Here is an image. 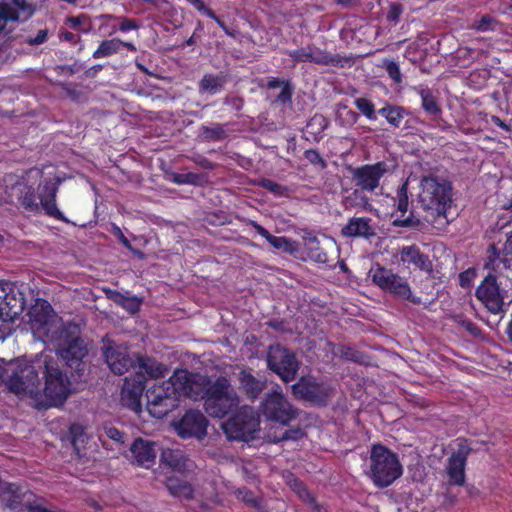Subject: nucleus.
<instances>
[{"label": "nucleus", "mask_w": 512, "mask_h": 512, "mask_svg": "<svg viewBox=\"0 0 512 512\" xmlns=\"http://www.w3.org/2000/svg\"><path fill=\"white\" fill-rule=\"evenodd\" d=\"M104 292L109 300L121 306L130 314H136L141 309L142 299L138 298L135 295L130 296L128 294H123L113 289H105Z\"/></svg>", "instance_id": "nucleus-29"}, {"label": "nucleus", "mask_w": 512, "mask_h": 512, "mask_svg": "<svg viewBox=\"0 0 512 512\" xmlns=\"http://www.w3.org/2000/svg\"><path fill=\"white\" fill-rule=\"evenodd\" d=\"M303 241L306 249L308 250V256L317 262H325L326 253L320 248V243L312 232H305Z\"/></svg>", "instance_id": "nucleus-36"}, {"label": "nucleus", "mask_w": 512, "mask_h": 512, "mask_svg": "<svg viewBox=\"0 0 512 512\" xmlns=\"http://www.w3.org/2000/svg\"><path fill=\"white\" fill-rule=\"evenodd\" d=\"M502 251L503 260L505 262H512V232L508 235Z\"/></svg>", "instance_id": "nucleus-64"}, {"label": "nucleus", "mask_w": 512, "mask_h": 512, "mask_svg": "<svg viewBox=\"0 0 512 512\" xmlns=\"http://www.w3.org/2000/svg\"><path fill=\"white\" fill-rule=\"evenodd\" d=\"M400 261L408 266L413 265L420 270H430L429 257L421 252L417 245L403 246L399 252Z\"/></svg>", "instance_id": "nucleus-27"}, {"label": "nucleus", "mask_w": 512, "mask_h": 512, "mask_svg": "<svg viewBox=\"0 0 512 512\" xmlns=\"http://www.w3.org/2000/svg\"><path fill=\"white\" fill-rule=\"evenodd\" d=\"M105 433H106L107 437L110 438L111 440H114L118 443H124L125 433L120 431L118 428L113 427V426L106 427Z\"/></svg>", "instance_id": "nucleus-61"}, {"label": "nucleus", "mask_w": 512, "mask_h": 512, "mask_svg": "<svg viewBox=\"0 0 512 512\" xmlns=\"http://www.w3.org/2000/svg\"><path fill=\"white\" fill-rule=\"evenodd\" d=\"M349 171L356 190L373 193L380 187L384 175L390 172V167L386 161H378L355 168L350 167Z\"/></svg>", "instance_id": "nucleus-16"}, {"label": "nucleus", "mask_w": 512, "mask_h": 512, "mask_svg": "<svg viewBox=\"0 0 512 512\" xmlns=\"http://www.w3.org/2000/svg\"><path fill=\"white\" fill-rule=\"evenodd\" d=\"M476 277V271L473 268H469L461 272L458 276L459 285L462 288H469L472 285L473 279Z\"/></svg>", "instance_id": "nucleus-57"}, {"label": "nucleus", "mask_w": 512, "mask_h": 512, "mask_svg": "<svg viewBox=\"0 0 512 512\" xmlns=\"http://www.w3.org/2000/svg\"><path fill=\"white\" fill-rule=\"evenodd\" d=\"M384 68H385L388 76L396 84H400L402 82V74H401L400 67L397 62H395L393 60H388L385 62Z\"/></svg>", "instance_id": "nucleus-54"}, {"label": "nucleus", "mask_w": 512, "mask_h": 512, "mask_svg": "<svg viewBox=\"0 0 512 512\" xmlns=\"http://www.w3.org/2000/svg\"><path fill=\"white\" fill-rule=\"evenodd\" d=\"M35 495L25 486L16 483L0 481V501L9 509L22 511L32 505Z\"/></svg>", "instance_id": "nucleus-18"}, {"label": "nucleus", "mask_w": 512, "mask_h": 512, "mask_svg": "<svg viewBox=\"0 0 512 512\" xmlns=\"http://www.w3.org/2000/svg\"><path fill=\"white\" fill-rule=\"evenodd\" d=\"M1 3H7L11 5L13 8L17 9V13L29 11V15L32 14V10L30 6L27 4L26 0H2Z\"/></svg>", "instance_id": "nucleus-60"}, {"label": "nucleus", "mask_w": 512, "mask_h": 512, "mask_svg": "<svg viewBox=\"0 0 512 512\" xmlns=\"http://www.w3.org/2000/svg\"><path fill=\"white\" fill-rule=\"evenodd\" d=\"M18 20L19 15L17 13V9L7 3H0V33L5 30L9 21L17 22Z\"/></svg>", "instance_id": "nucleus-46"}, {"label": "nucleus", "mask_w": 512, "mask_h": 512, "mask_svg": "<svg viewBox=\"0 0 512 512\" xmlns=\"http://www.w3.org/2000/svg\"><path fill=\"white\" fill-rule=\"evenodd\" d=\"M397 210L404 217L409 208V182L405 180L396 191Z\"/></svg>", "instance_id": "nucleus-44"}, {"label": "nucleus", "mask_w": 512, "mask_h": 512, "mask_svg": "<svg viewBox=\"0 0 512 512\" xmlns=\"http://www.w3.org/2000/svg\"><path fill=\"white\" fill-rule=\"evenodd\" d=\"M14 190L16 191L17 202L25 212L32 214L41 213L43 208L41 203L37 202L35 190L32 186L24 183H17L14 186Z\"/></svg>", "instance_id": "nucleus-26"}, {"label": "nucleus", "mask_w": 512, "mask_h": 512, "mask_svg": "<svg viewBox=\"0 0 512 512\" xmlns=\"http://www.w3.org/2000/svg\"><path fill=\"white\" fill-rule=\"evenodd\" d=\"M41 355L31 361L11 360L6 368V389L18 398H30L38 408L40 395Z\"/></svg>", "instance_id": "nucleus-3"}, {"label": "nucleus", "mask_w": 512, "mask_h": 512, "mask_svg": "<svg viewBox=\"0 0 512 512\" xmlns=\"http://www.w3.org/2000/svg\"><path fill=\"white\" fill-rule=\"evenodd\" d=\"M369 460L368 475L377 488L389 487L403 474L398 454L380 443L371 446Z\"/></svg>", "instance_id": "nucleus-6"}, {"label": "nucleus", "mask_w": 512, "mask_h": 512, "mask_svg": "<svg viewBox=\"0 0 512 512\" xmlns=\"http://www.w3.org/2000/svg\"><path fill=\"white\" fill-rule=\"evenodd\" d=\"M475 294L491 313L499 314L503 311L504 297L497 282V275L488 273Z\"/></svg>", "instance_id": "nucleus-17"}, {"label": "nucleus", "mask_w": 512, "mask_h": 512, "mask_svg": "<svg viewBox=\"0 0 512 512\" xmlns=\"http://www.w3.org/2000/svg\"><path fill=\"white\" fill-rule=\"evenodd\" d=\"M207 426L206 417L198 410H188L175 424L177 433L182 439L204 438L207 434Z\"/></svg>", "instance_id": "nucleus-20"}, {"label": "nucleus", "mask_w": 512, "mask_h": 512, "mask_svg": "<svg viewBox=\"0 0 512 512\" xmlns=\"http://www.w3.org/2000/svg\"><path fill=\"white\" fill-rule=\"evenodd\" d=\"M328 124V120L323 115L316 114L309 120L307 126L314 129V134H321L328 127Z\"/></svg>", "instance_id": "nucleus-51"}, {"label": "nucleus", "mask_w": 512, "mask_h": 512, "mask_svg": "<svg viewBox=\"0 0 512 512\" xmlns=\"http://www.w3.org/2000/svg\"><path fill=\"white\" fill-rule=\"evenodd\" d=\"M199 136L205 142H218L224 140L227 137V134L223 125L216 123L212 127L202 125L200 127Z\"/></svg>", "instance_id": "nucleus-40"}, {"label": "nucleus", "mask_w": 512, "mask_h": 512, "mask_svg": "<svg viewBox=\"0 0 512 512\" xmlns=\"http://www.w3.org/2000/svg\"><path fill=\"white\" fill-rule=\"evenodd\" d=\"M146 387V376L141 372L126 377L121 390L122 405L139 413L142 411V395Z\"/></svg>", "instance_id": "nucleus-19"}, {"label": "nucleus", "mask_w": 512, "mask_h": 512, "mask_svg": "<svg viewBox=\"0 0 512 512\" xmlns=\"http://www.w3.org/2000/svg\"><path fill=\"white\" fill-rule=\"evenodd\" d=\"M293 95V86L291 85L289 80H286L285 84L282 86L281 92L277 96V101L283 105L291 103Z\"/></svg>", "instance_id": "nucleus-56"}, {"label": "nucleus", "mask_w": 512, "mask_h": 512, "mask_svg": "<svg viewBox=\"0 0 512 512\" xmlns=\"http://www.w3.org/2000/svg\"><path fill=\"white\" fill-rule=\"evenodd\" d=\"M472 452L471 442L467 438H458L456 448L447 458L445 472L452 486H463L466 482V466Z\"/></svg>", "instance_id": "nucleus-15"}, {"label": "nucleus", "mask_w": 512, "mask_h": 512, "mask_svg": "<svg viewBox=\"0 0 512 512\" xmlns=\"http://www.w3.org/2000/svg\"><path fill=\"white\" fill-rule=\"evenodd\" d=\"M62 178L55 170L42 172L40 182L38 184V194L41 206L45 214L56 221L65 222L66 224H75L70 222L64 214L58 209L56 204V196Z\"/></svg>", "instance_id": "nucleus-12"}, {"label": "nucleus", "mask_w": 512, "mask_h": 512, "mask_svg": "<svg viewBox=\"0 0 512 512\" xmlns=\"http://www.w3.org/2000/svg\"><path fill=\"white\" fill-rule=\"evenodd\" d=\"M310 48L307 46L287 51V55L294 63H312Z\"/></svg>", "instance_id": "nucleus-49"}, {"label": "nucleus", "mask_w": 512, "mask_h": 512, "mask_svg": "<svg viewBox=\"0 0 512 512\" xmlns=\"http://www.w3.org/2000/svg\"><path fill=\"white\" fill-rule=\"evenodd\" d=\"M190 159L197 166L205 170H214L217 166L216 163L210 161L207 157L198 153L194 154Z\"/></svg>", "instance_id": "nucleus-58"}, {"label": "nucleus", "mask_w": 512, "mask_h": 512, "mask_svg": "<svg viewBox=\"0 0 512 512\" xmlns=\"http://www.w3.org/2000/svg\"><path fill=\"white\" fill-rule=\"evenodd\" d=\"M499 24L496 18L490 15H483L480 20H475L471 25L473 30L478 32L495 31L496 26Z\"/></svg>", "instance_id": "nucleus-47"}, {"label": "nucleus", "mask_w": 512, "mask_h": 512, "mask_svg": "<svg viewBox=\"0 0 512 512\" xmlns=\"http://www.w3.org/2000/svg\"><path fill=\"white\" fill-rule=\"evenodd\" d=\"M212 382L207 375L176 370L169 379L146 390V408L151 416L162 419L178 407L182 396L204 400Z\"/></svg>", "instance_id": "nucleus-1"}, {"label": "nucleus", "mask_w": 512, "mask_h": 512, "mask_svg": "<svg viewBox=\"0 0 512 512\" xmlns=\"http://www.w3.org/2000/svg\"><path fill=\"white\" fill-rule=\"evenodd\" d=\"M295 399L315 407H326L335 395V388L328 382H318L313 377L302 376L292 385Z\"/></svg>", "instance_id": "nucleus-9"}, {"label": "nucleus", "mask_w": 512, "mask_h": 512, "mask_svg": "<svg viewBox=\"0 0 512 512\" xmlns=\"http://www.w3.org/2000/svg\"><path fill=\"white\" fill-rule=\"evenodd\" d=\"M259 418L250 406L239 408L223 425L229 439L249 441L255 438L259 430Z\"/></svg>", "instance_id": "nucleus-11"}, {"label": "nucleus", "mask_w": 512, "mask_h": 512, "mask_svg": "<svg viewBox=\"0 0 512 512\" xmlns=\"http://www.w3.org/2000/svg\"><path fill=\"white\" fill-rule=\"evenodd\" d=\"M135 361L138 372L146 373L151 378H161L167 371V367L153 357L137 356Z\"/></svg>", "instance_id": "nucleus-31"}, {"label": "nucleus", "mask_w": 512, "mask_h": 512, "mask_svg": "<svg viewBox=\"0 0 512 512\" xmlns=\"http://www.w3.org/2000/svg\"><path fill=\"white\" fill-rule=\"evenodd\" d=\"M460 325L473 336H478L481 333V328L471 320H461Z\"/></svg>", "instance_id": "nucleus-63"}, {"label": "nucleus", "mask_w": 512, "mask_h": 512, "mask_svg": "<svg viewBox=\"0 0 512 512\" xmlns=\"http://www.w3.org/2000/svg\"><path fill=\"white\" fill-rule=\"evenodd\" d=\"M257 232L279 253L296 256L300 251V244L284 236H274L264 226H254Z\"/></svg>", "instance_id": "nucleus-24"}, {"label": "nucleus", "mask_w": 512, "mask_h": 512, "mask_svg": "<svg viewBox=\"0 0 512 512\" xmlns=\"http://www.w3.org/2000/svg\"><path fill=\"white\" fill-rule=\"evenodd\" d=\"M122 40L119 38H112L103 40L98 48L93 52L92 57L94 59L110 57L118 53L121 49Z\"/></svg>", "instance_id": "nucleus-39"}, {"label": "nucleus", "mask_w": 512, "mask_h": 512, "mask_svg": "<svg viewBox=\"0 0 512 512\" xmlns=\"http://www.w3.org/2000/svg\"><path fill=\"white\" fill-rule=\"evenodd\" d=\"M354 105L368 120H377V112L374 103L366 97H359L354 100Z\"/></svg>", "instance_id": "nucleus-45"}, {"label": "nucleus", "mask_w": 512, "mask_h": 512, "mask_svg": "<svg viewBox=\"0 0 512 512\" xmlns=\"http://www.w3.org/2000/svg\"><path fill=\"white\" fill-rule=\"evenodd\" d=\"M412 90L420 97L421 108L427 115L435 119L441 116V104L437 95L430 87L425 84H419L417 86H413Z\"/></svg>", "instance_id": "nucleus-23"}, {"label": "nucleus", "mask_w": 512, "mask_h": 512, "mask_svg": "<svg viewBox=\"0 0 512 512\" xmlns=\"http://www.w3.org/2000/svg\"><path fill=\"white\" fill-rule=\"evenodd\" d=\"M29 316L30 325L34 333L43 337L46 341H50L52 336L57 334L62 326H65L58 320L52 306L46 300L37 302L32 306Z\"/></svg>", "instance_id": "nucleus-14"}, {"label": "nucleus", "mask_w": 512, "mask_h": 512, "mask_svg": "<svg viewBox=\"0 0 512 512\" xmlns=\"http://www.w3.org/2000/svg\"><path fill=\"white\" fill-rule=\"evenodd\" d=\"M119 21L118 30L127 33L132 30H137L140 28V24L136 19L128 18V17H117Z\"/></svg>", "instance_id": "nucleus-55"}, {"label": "nucleus", "mask_w": 512, "mask_h": 512, "mask_svg": "<svg viewBox=\"0 0 512 512\" xmlns=\"http://www.w3.org/2000/svg\"><path fill=\"white\" fill-rule=\"evenodd\" d=\"M310 48V54L312 58V63L316 65L323 66H336V67H344L349 63V59L346 57H342L339 54H331L326 50H323L317 47L314 44H308Z\"/></svg>", "instance_id": "nucleus-28"}, {"label": "nucleus", "mask_w": 512, "mask_h": 512, "mask_svg": "<svg viewBox=\"0 0 512 512\" xmlns=\"http://www.w3.org/2000/svg\"><path fill=\"white\" fill-rule=\"evenodd\" d=\"M378 113L394 128H399L407 112L404 107L386 104L378 110Z\"/></svg>", "instance_id": "nucleus-34"}, {"label": "nucleus", "mask_w": 512, "mask_h": 512, "mask_svg": "<svg viewBox=\"0 0 512 512\" xmlns=\"http://www.w3.org/2000/svg\"><path fill=\"white\" fill-rule=\"evenodd\" d=\"M176 184H190L195 186H201L207 182V176L202 173H181L175 174L174 180Z\"/></svg>", "instance_id": "nucleus-43"}, {"label": "nucleus", "mask_w": 512, "mask_h": 512, "mask_svg": "<svg viewBox=\"0 0 512 512\" xmlns=\"http://www.w3.org/2000/svg\"><path fill=\"white\" fill-rule=\"evenodd\" d=\"M207 17L213 19L217 25L230 37H235V32L231 30L224 21H222L213 10L207 11Z\"/></svg>", "instance_id": "nucleus-62"}, {"label": "nucleus", "mask_w": 512, "mask_h": 512, "mask_svg": "<svg viewBox=\"0 0 512 512\" xmlns=\"http://www.w3.org/2000/svg\"><path fill=\"white\" fill-rule=\"evenodd\" d=\"M239 495H242L241 499L246 504L255 508H258L260 506V499L257 498L252 491L247 489L239 490Z\"/></svg>", "instance_id": "nucleus-59"}, {"label": "nucleus", "mask_w": 512, "mask_h": 512, "mask_svg": "<svg viewBox=\"0 0 512 512\" xmlns=\"http://www.w3.org/2000/svg\"><path fill=\"white\" fill-rule=\"evenodd\" d=\"M169 493L177 498H182L186 500H191L194 497V488L193 486L187 482L180 480L178 478H167L165 483Z\"/></svg>", "instance_id": "nucleus-33"}, {"label": "nucleus", "mask_w": 512, "mask_h": 512, "mask_svg": "<svg viewBox=\"0 0 512 512\" xmlns=\"http://www.w3.org/2000/svg\"><path fill=\"white\" fill-rule=\"evenodd\" d=\"M188 459L179 449H163L160 455V465L172 471L184 472L188 469Z\"/></svg>", "instance_id": "nucleus-30"}, {"label": "nucleus", "mask_w": 512, "mask_h": 512, "mask_svg": "<svg viewBox=\"0 0 512 512\" xmlns=\"http://www.w3.org/2000/svg\"><path fill=\"white\" fill-rule=\"evenodd\" d=\"M49 342L54 345L57 355L66 366L73 370L77 377H82L85 372L84 358L88 356L89 351L78 326L73 324L62 326Z\"/></svg>", "instance_id": "nucleus-5"}, {"label": "nucleus", "mask_w": 512, "mask_h": 512, "mask_svg": "<svg viewBox=\"0 0 512 512\" xmlns=\"http://www.w3.org/2000/svg\"><path fill=\"white\" fill-rule=\"evenodd\" d=\"M266 362L268 369L285 383L293 381L300 368L296 354L281 344L269 345Z\"/></svg>", "instance_id": "nucleus-10"}, {"label": "nucleus", "mask_w": 512, "mask_h": 512, "mask_svg": "<svg viewBox=\"0 0 512 512\" xmlns=\"http://www.w3.org/2000/svg\"><path fill=\"white\" fill-rule=\"evenodd\" d=\"M453 187L447 179L423 176L420 181L419 203L425 212L426 221L444 219L450 224L448 210L451 208Z\"/></svg>", "instance_id": "nucleus-4"}, {"label": "nucleus", "mask_w": 512, "mask_h": 512, "mask_svg": "<svg viewBox=\"0 0 512 512\" xmlns=\"http://www.w3.org/2000/svg\"><path fill=\"white\" fill-rule=\"evenodd\" d=\"M334 354L348 361H352L359 364L364 363L365 355L351 346L342 344L338 345L334 350Z\"/></svg>", "instance_id": "nucleus-41"}, {"label": "nucleus", "mask_w": 512, "mask_h": 512, "mask_svg": "<svg viewBox=\"0 0 512 512\" xmlns=\"http://www.w3.org/2000/svg\"><path fill=\"white\" fill-rule=\"evenodd\" d=\"M257 185L279 197H288L290 193V189L287 186L279 184L268 178L259 179Z\"/></svg>", "instance_id": "nucleus-42"}, {"label": "nucleus", "mask_w": 512, "mask_h": 512, "mask_svg": "<svg viewBox=\"0 0 512 512\" xmlns=\"http://www.w3.org/2000/svg\"><path fill=\"white\" fill-rule=\"evenodd\" d=\"M130 451L139 466L149 468L155 462L156 451L154 443L151 441L140 437L136 438L130 447Z\"/></svg>", "instance_id": "nucleus-25"}, {"label": "nucleus", "mask_w": 512, "mask_h": 512, "mask_svg": "<svg viewBox=\"0 0 512 512\" xmlns=\"http://www.w3.org/2000/svg\"><path fill=\"white\" fill-rule=\"evenodd\" d=\"M369 276L372 283L383 292L416 305L421 303V298L413 294L407 279L393 272V270L376 263L371 267Z\"/></svg>", "instance_id": "nucleus-8"}, {"label": "nucleus", "mask_w": 512, "mask_h": 512, "mask_svg": "<svg viewBox=\"0 0 512 512\" xmlns=\"http://www.w3.org/2000/svg\"><path fill=\"white\" fill-rule=\"evenodd\" d=\"M104 357L110 370L116 375H123L130 368L136 367L135 358L126 346H107L104 350Z\"/></svg>", "instance_id": "nucleus-21"}, {"label": "nucleus", "mask_w": 512, "mask_h": 512, "mask_svg": "<svg viewBox=\"0 0 512 512\" xmlns=\"http://www.w3.org/2000/svg\"><path fill=\"white\" fill-rule=\"evenodd\" d=\"M11 300L16 302L15 298H10L8 294H5L4 298L2 299V296H0V308H3L5 310H2V312H7L11 316V321L13 322L21 313V306L18 308L15 304H11Z\"/></svg>", "instance_id": "nucleus-50"}, {"label": "nucleus", "mask_w": 512, "mask_h": 512, "mask_svg": "<svg viewBox=\"0 0 512 512\" xmlns=\"http://www.w3.org/2000/svg\"><path fill=\"white\" fill-rule=\"evenodd\" d=\"M206 393L204 409L213 418H224L239 404V398L225 376L217 377Z\"/></svg>", "instance_id": "nucleus-7"}, {"label": "nucleus", "mask_w": 512, "mask_h": 512, "mask_svg": "<svg viewBox=\"0 0 512 512\" xmlns=\"http://www.w3.org/2000/svg\"><path fill=\"white\" fill-rule=\"evenodd\" d=\"M292 490L306 504H308L314 512H328L327 508L318 503L315 496L309 491L307 486L299 479L290 482Z\"/></svg>", "instance_id": "nucleus-32"}, {"label": "nucleus", "mask_w": 512, "mask_h": 512, "mask_svg": "<svg viewBox=\"0 0 512 512\" xmlns=\"http://www.w3.org/2000/svg\"><path fill=\"white\" fill-rule=\"evenodd\" d=\"M259 410L268 420L282 425H288L298 415L297 409L288 401L279 386L265 396Z\"/></svg>", "instance_id": "nucleus-13"}, {"label": "nucleus", "mask_w": 512, "mask_h": 512, "mask_svg": "<svg viewBox=\"0 0 512 512\" xmlns=\"http://www.w3.org/2000/svg\"><path fill=\"white\" fill-rule=\"evenodd\" d=\"M404 11L403 5L396 2H391L388 6V11L386 13V20L389 23H398L400 20V16Z\"/></svg>", "instance_id": "nucleus-52"}, {"label": "nucleus", "mask_w": 512, "mask_h": 512, "mask_svg": "<svg viewBox=\"0 0 512 512\" xmlns=\"http://www.w3.org/2000/svg\"><path fill=\"white\" fill-rule=\"evenodd\" d=\"M40 395L38 409L61 407L74 391V382L81 377L71 370L70 375L59 359L41 354Z\"/></svg>", "instance_id": "nucleus-2"}, {"label": "nucleus", "mask_w": 512, "mask_h": 512, "mask_svg": "<svg viewBox=\"0 0 512 512\" xmlns=\"http://www.w3.org/2000/svg\"><path fill=\"white\" fill-rule=\"evenodd\" d=\"M375 226H343L342 234L344 236H364L369 237L376 234Z\"/></svg>", "instance_id": "nucleus-48"}, {"label": "nucleus", "mask_w": 512, "mask_h": 512, "mask_svg": "<svg viewBox=\"0 0 512 512\" xmlns=\"http://www.w3.org/2000/svg\"><path fill=\"white\" fill-rule=\"evenodd\" d=\"M500 265L506 269L510 267V262H505L503 260V251H499L493 244L490 246V254L485 261L484 267L488 270V273L497 275Z\"/></svg>", "instance_id": "nucleus-37"}, {"label": "nucleus", "mask_w": 512, "mask_h": 512, "mask_svg": "<svg viewBox=\"0 0 512 512\" xmlns=\"http://www.w3.org/2000/svg\"><path fill=\"white\" fill-rule=\"evenodd\" d=\"M225 83V76L205 74L199 83V90L201 92L215 94L222 89Z\"/></svg>", "instance_id": "nucleus-38"}, {"label": "nucleus", "mask_w": 512, "mask_h": 512, "mask_svg": "<svg viewBox=\"0 0 512 512\" xmlns=\"http://www.w3.org/2000/svg\"><path fill=\"white\" fill-rule=\"evenodd\" d=\"M69 437L76 454L81 456V452L85 449L88 439L84 427L77 423L71 424L69 427Z\"/></svg>", "instance_id": "nucleus-35"}, {"label": "nucleus", "mask_w": 512, "mask_h": 512, "mask_svg": "<svg viewBox=\"0 0 512 512\" xmlns=\"http://www.w3.org/2000/svg\"><path fill=\"white\" fill-rule=\"evenodd\" d=\"M304 158L312 165L319 166L321 169L327 167V162L321 154L315 149H307L304 151Z\"/></svg>", "instance_id": "nucleus-53"}, {"label": "nucleus", "mask_w": 512, "mask_h": 512, "mask_svg": "<svg viewBox=\"0 0 512 512\" xmlns=\"http://www.w3.org/2000/svg\"><path fill=\"white\" fill-rule=\"evenodd\" d=\"M239 390L245 397L254 402L265 388L266 381L257 378L251 371L242 369L238 373Z\"/></svg>", "instance_id": "nucleus-22"}]
</instances>
